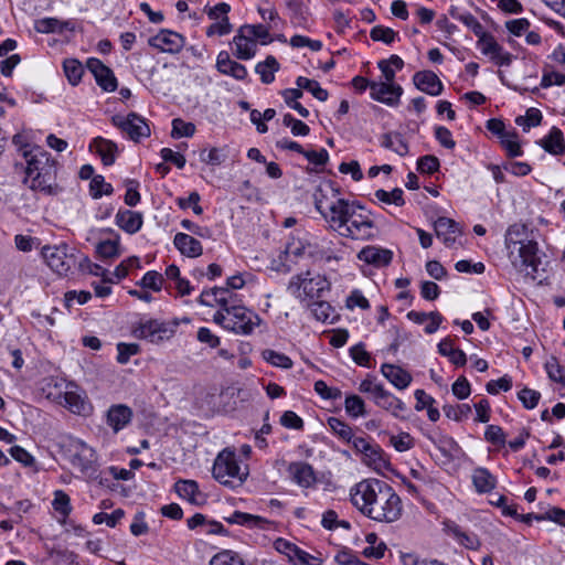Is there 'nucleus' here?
<instances>
[{
  "label": "nucleus",
  "instance_id": "63",
  "mask_svg": "<svg viewBox=\"0 0 565 565\" xmlns=\"http://www.w3.org/2000/svg\"><path fill=\"white\" fill-rule=\"evenodd\" d=\"M163 276L154 270L148 271L141 279V286L145 288L152 289L154 291H159L162 288Z\"/></svg>",
  "mask_w": 565,
  "mask_h": 565
},
{
  "label": "nucleus",
  "instance_id": "30",
  "mask_svg": "<svg viewBox=\"0 0 565 565\" xmlns=\"http://www.w3.org/2000/svg\"><path fill=\"white\" fill-rule=\"evenodd\" d=\"M230 524H238L249 529L264 530L269 524V521L259 515H254L241 511L233 512L230 516L225 518Z\"/></svg>",
  "mask_w": 565,
  "mask_h": 565
},
{
  "label": "nucleus",
  "instance_id": "56",
  "mask_svg": "<svg viewBox=\"0 0 565 565\" xmlns=\"http://www.w3.org/2000/svg\"><path fill=\"white\" fill-rule=\"evenodd\" d=\"M444 413L448 418L459 422L469 416L471 407L468 404L446 405L444 406Z\"/></svg>",
  "mask_w": 565,
  "mask_h": 565
},
{
  "label": "nucleus",
  "instance_id": "36",
  "mask_svg": "<svg viewBox=\"0 0 565 565\" xmlns=\"http://www.w3.org/2000/svg\"><path fill=\"white\" fill-rule=\"evenodd\" d=\"M363 461L374 470H382L387 467L388 461L384 457L383 450L377 446L372 444L370 450H367L363 455Z\"/></svg>",
  "mask_w": 565,
  "mask_h": 565
},
{
  "label": "nucleus",
  "instance_id": "6",
  "mask_svg": "<svg viewBox=\"0 0 565 565\" xmlns=\"http://www.w3.org/2000/svg\"><path fill=\"white\" fill-rule=\"evenodd\" d=\"M75 252L66 244L45 245L41 248V256L54 273L66 276L77 264Z\"/></svg>",
  "mask_w": 565,
  "mask_h": 565
},
{
  "label": "nucleus",
  "instance_id": "10",
  "mask_svg": "<svg viewBox=\"0 0 565 565\" xmlns=\"http://www.w3.org/2000/svg\"><path fill=\"white\" fill-rule=\"evenodd\" d=\"M55 399L74 414L84 415L92 409L85 392L73 382L66 383L65 390Z\"/></svg>",
  "mask_w": 565,
  "mask_h": 565
},
{
  "label": "nucleus",
  "instance_id": "16",
  "mask_svg": "<svg viewBox=\"0 0 565 565\" xmlns=\"http://www.w3.org/2000/svg\"><path fill=\"white\" fill-rule=\"evenodd\" d=\"M291 480L301 488H310L316 481L317 477L311 465L305 461L290 462L287 469Z\"/></svg>",
  "mask_w": 565,
  "mask_h": 565
},
{
  "label": "nucleus",
  "instance_id": "34",
  "mask_svg": "<svg viewBox=\"0 0 565 565\" xmlns=\"http://www.w3.org/2000/svg\"><path fill=\"white\" fill-rule=\"evenodd\" d=\"M381 146L401 157L408 153V145L399 132H387L381 137Z\"/></svg>",
  "mask_w": 565,
  "mask_h": 565
},
{
  "label": "nucleus",
  "instance_id": "14",
  "mask_svg": "<svg viewBox=\"0 0 565 565\" xmlns=\"http://www.w3.org/2000/svg\"><path fill=\"white\" fill-rule=\"evenodd\" d=\"M402 93V87L395 84L372 82L370 85L371 97L388 106L398 105Z\"/></svg>",
  "mask_w": 565,
  "mask_h": 565
},
{
  "label": "nucleus",
  "instance_id": "12",
  "mask_svg": "<svg viewBox=\"0 0 565 565\" xmlns=\"http://www.w3.org/2000/svg\"><path fill=\"white\" fill-rule=\"evenodd\" d=\"M150 46L163 53L178 54L185 44V39L178 32L162 29L148 40Z\"/></svg>",
  "mask_w": 565,
  "mask_h": 565
},
{
  "label": "nucleus",
  "instance_id": "47",
  "mask_svg": "<svg viewBox=\"0 0 565 565\" xmlns=\"http://www.w3.org/2000/svg\"><path fill=\"white\" fill-rule=\"evenodd\" d=\"M361 393L371 394L374 403L380 398L381 394L384 393L385 388L381 383H377L375 379L367 376L359 385Z\"/></svg>",
  "mask_w": 565,
  "mask_h": 565
},
{
  "label": "nucleus",
  "instance_id": "19",
  "mask_svg": "<svg viewBox=\"0 0 565 565\" xmlns=\"http://www.w3.org/2000/svg\"><path fill=\"white\" fill-rule=\"evenodd\" d=\"M436 236L448 247L454 246L457 237L461 235L458 223L448 217H438L434 223Z\"/></svg>",
  "mask_w": 565,
  "mask_h": 565
},
{
  "label": "nucleus",
  "instance_id": "48",
  "mask_svg": "<svg viewBox=\"0 0 565 565\" xmlns=\"http://www.w3.org/2000/svg\"><path fill=\"white\" fill-rule=\"evenodd\" d=\"M310 306V311L312 316L318 320L326 322L332 319L333 309L326 301H313Z\"/></svg>",
  "mask_w": 565,
  "mask_h": 565
},
{
  "label": "nucleus",
  "instance_id": "54",
  "mask_svg": "<svg viewBox=\"0 0 565 565\" xmlns=\"http://www.w3.org/2000/svg\"><path fill=\"white\" fill-rule=\"evenodd\" d=\"M64 72L72 85L78 84L83 75V67L76 60H67L64 62Z\"/></svg>",
  "mask_w": 565,
  "mask_h": 565
},
{
  "label": "nucleus",
  "instance_id": "62",
  "mask_svg": "<svg viewBox=\"0 0 565 565\" xmlns=\"http://www.w3.org/2000/svg\"><path fill=\"white\" fill-rule=\"evenodd\" d=\"M352 360L360 366H369L371 355L363 343H358L350 349Z\"/></svg>",
  "mask_w": 565,
  "mask_h": 565
},
{
  "label": "nucleus",
  "instance_id": "9",
  "mask_svg": "<svg viewBox=\"0 0 565 565\" xmlns=\"http://www.w3.org/2000/svg\"><path fill=\"white\" fill-rule=\"evenodd\" d=\"M231 323H227V330L237 334H250L262 322V319L254 311L241 305L230 307Z\"/></svg>",
  "mask_w": 565,
  "mask_h": 565
},
{
  "label": "nucleus",
  "instance_id": "22",
  "mask_svg": "<svg viewBox=\"0 0 565 565\" xmlns=\"http://www.w3.org/2000/svg\"><path fill=\"white\" fill-rule=\"evenodd\" d=\"M332 241L322 238L320 242H310L308 256L313 262L329 263L331 260H339V256L334 249Z\"/></svg>",
  "mask_w": 565,
  "mask_h": 565
},
{
  "label": "nucleus",
  "instance_id": "3",
  "mask_svg": "<svg viewBox=\"0 0 565 565\" xmlns=\"http://www.w3.org/2000/svg\"><path fill=\"white\" fill-rule=\"evenodd\" d=\"M504 243L513 267L535 279L541 259L537 243L527 238V227L524 224H512L507 230Z\"/></svg>",
  "mask_w": 565,
  "mask_h": 565
},
{
  "label": "nucleus",
  "instance_id": "43",
  "mask_svg": "<svg viewBox=\"0 0 565 565\" xmlns=\"http://www.w3.org/2000/svg\"><path fill=\"white\" fill-rule=\"evenodd\" d=\"M96 253L100 258L110 259L119 256V242L106 239L96 245Z\"/></svg>",
  "mask_w": 565,
  "mask_h": 565
},
{
  "label": "nucleus",
  "instance_id": "53",
  "mask_svg": "<svg viewBox=\"0 0 565 565\" xmlns=\"http://www.w3.org/2000/svg\"><path fill=\"white\" fill-rule=\"evenodd\" d=\"M370 36L373 41H381L385 44H391L394 42L395 38L397 36V33L391 29L383 25H375L371 32Z\"/></svg>",
  "mask_w": 565,
  "mask_h": 565
},
{
  "label": "nucleus",
  "instance_id": "27",
  "mask_svg": "<svg viewBox=\"0 0 565 565\" xmlns=\"http://www.w3.org/2000/svg\"><path fill=\"white\" fill-rule=\"evenodd\" d=\"M537 143L551 154L562 156L565 153L563 132L557 127H553L548 135L540 139Z\"/></svg>",
  "mask_w": 565,
  "mask_h": 565
},
{
  "label": "nucleus",
  "instance_id": "50",
  "mask_svg": "<svg viewBox=\"0 0 565 565\" xmlns=\"http://www.w3.org/2000/svg\"><path fill=\"white\" fill-rule=\"evenodd\" d=\"M66 24L55 18H44L35 22V30L40 33L62 32Z\"/></svg>",
  "mask_w": 565,
  "mask_h": 565
},
{
  "label": "nucleus",
  "instance_id": "13",
  "mask_svg": "<svg viewBox=\"0 0 565 565\" xmlns=\"http://www.w3.org/2000/svg\"><path fill=\"white\" fill-rule=\"evenodd\" d=\"M177 328V323L161 322L158 320L147 321L138 328L137 332L140 338L151 342H159L169 339Z\"/></svg>",
  "mask_w": 565,
  "mask_h": 565
},
{
  "label": "nucleus",
  "instance_id": "45",
  "mask_svg": "<svg viewBox=\"0 0 565 565\" xmlns=\"http://www.w3.org/2000/svg\"><path fill=\"white\" fill-rule=\"evenodd\" d=\"M344 407L347 413L354 418L366 414L364 401L358 395L347 396Z\"/></svg>",
  "mask_w": 565,
  "mask_h": 565
},
{
  "label": "nucleus",
  "instance_id": "2",
  "mask_svg": "<svg viewBox=\"0 0 565 565\" xmlns=\"http://www.w3.org/2000/svg\"><path fill=\"white\" fill-rule=\"evenodd\" d=\"M350 500L360 513L379 523H394L404 511L402 499L394 488L376 478L355 483L350 489Z\"/></svg>",
  "mask_w": 565,
  "mask_h": 565
},
{
  "label": "nucleus",
  "instance_id": "55",
  "mask_svg": "<svg viewBox=\"0 0 565 565\" xmlns=\"http://www.w3.org/2000/svg\"><path fill=\"white\" fill-rule=\"evenodd\" d=\"M194 132L195 126L192 122H185L180 118L173 119L171 132L173 138L191 137Z\"/></svg>",
  "mask_w": 565,
  "mask_h": 565
},
{
  "label": "nucleus",
  "instance_id": "64",
  "mask_svg": "<svg viewBox=\"0 0 565 565\" xmlns=\"http://www.w3.org/2000/svg\"><path fill=\"white\" fill-rule=\"evenodd\" d=\"M417 169L422 173L431 174L439 169V160L435 156H424L420 157L417 161Z\"/></svg>",
  "mask_w": 565,
  "mask_h": 565
},
{
  "label": "nucleus",
  "instance_id": "49",
  "mask_svg": "<svg viewBox=\"0 0 565 565\" xmlns=\"http://www.w3.org/2000/svg\"><path fill=\"white\" fill-rule=\"evenodd\" d=\"M328 425L331 430L343 440L350 441L353 438L352 428L343 420L337 417H330L328 419Z\"/></svg>",
  "mask_w": 565,
  "mask_h": 565
},
{
  "label": "nucleus",
  "instance_id": "61",
  "mask_svg": "<svg viewBox=\"0 0 565 565\" xmlns=\"http://www.w3.org/2000/svg\"><path fill=\"white\" fill-rule=\"evenodd\" d=\"M117 361L120 364H126L130 356L137 354L139 352V345L136 343H124L120 342L117 344Z\"/></svg>",
  "mask_w": 565,
  "mask_h": 565
},
{
  "label": "nucleus",
  "instance_id": "5",
  "mask_svg": "<svg viewBox=\"0 0 565 565\" xmlns=\"http://www.w3.org/2000/svg\"><path fill=\"white\" fill-rule=\"evenodd\" d=\"M248 476L246 467H242L234 451L224 449L213 465V477L222 484L234 488L243 484Z\"/></svg>",
  "mask_w": 565,
  "mask_h": 565
},
{
  "label": "nucleus",
  "instance_id": "51",
  "mask_svg": "<svg viewBox=\"0 0 565 565\" xmlns=\"http://www.w3.org/2000/svg\"><path fill=\"white\" fill-rule=\"evenodd\" d=\"M90 193L94 199H99L102 195H108L113 192V186L110 183L105 182L103 175L93 177L90 184Z\"/></svg>",
  "mask_w": 565,
  "mask_h": 565
},
{
  "label": "nucleus",
  "instance_id": "31",
  "mask_svg": "<svg viewBox=\"0 0 565 565\" xmlns=\"http://www.w3.org/2000/svg\"><path fill=\"white\" fill-rule=\"evenodd\" d=\"M174 489L179 497L193 504H201L203 502V495L199 491L198 483L193 480H179L174 484Z\"/></svg>",
  "mask_w": 565,
  "mask_h": 565
},
{
  "label": "nucleus",
  "instance_id": "17",
  "mask_svg": "<svg viewBox=\"0 0 565 565\" xmlns=\"http://www.w3.org/2000/svg\"><path fill=\"white\" fill-rule=\"evenodd\" d=\"M358 258L365 264L380 268L390 265L393 253L387 248L370 245L359 252Z\"/></svg>",
  "mask_w": 565,
  "mask_h": 565
},
{
  "label": "nucleus",
  "instance_id": "7",
  "mask_svg": "<svg viewBox=\"0 0 565 565\" xmlns=\"http://www.w3.org/2000/svg\"><path fill=\"white\" fill-rule=\"evenodd\" d=\"M62 447L65 450L71 463L84 473L95 470L97 456L95 450L83 440L75 437L64 439Z\"/></svg>",
  "mask_w": 565,
  "mask_h": 565
},
{
  "label": "nucleus",
  "instance_id": "38",
  "mask_svg": "<svg viewBox=\"0 0 565 565\" xmlns=\"http://www.w3.org/2000/svg\"><path fill=\"white\" fill-rule=\"evenodd\" d=\"M243 33L252 38L256 43L260 40L262 44H267L271 40L269 39V28L263 24H246L241 26Z\"/></svg>",
  "mask_w": 565,
  "mask_h": 565
},
{
  "label": "nucleus",
  "instance_id": "58",
  "mask_svg": "<svg viewBox=\"0 0 565 565\" xmlns=\"http://www.w3.org/2000/svg\"><path fill=\"white\" fill-rule=\"evenodd\" d=\"M310 242L292 238L286 246V254L295 258L308 255Z\"/></svg>",
  "mask_w": 565,
  "mask_h": 565
},
{
  "label": "nucleus",
  "instance_id": "28",
  "mask_svg": "<svg viewBox=\"0 0 565 565\" xmlns=\"http://www.w3.org/2000/svg\"><path fill=\"white\" fill-rule=\"evenodd\" d=\"M375 404L379 407L390 412L396 418L406 417L407 407L405 403L386 390L383 394H381Z\"/></svg>",
  "mask_w": 565,
  "mask_h": 565
},
{
  "label": "nucleus",
  "instance_id": "24",
  "mask_svg": "<svg viewBox=\"0 0 565 565\" xmlns=\"http://www.w3.org/2000/svg\"><path fill=\"white\" fill-rule=\"evenodd\" d=\"M132 411L127 405H113L107 412V424L117 433L130 423Z\"/></svg>",
  "mask_w": 565,
  "mask_h": 565
},
{
  "label": "nucleus",
  "instance_id": "23",
  "mask_svg": "<svg viewBox=\"0 0 565 565\" xmlns=\"http://www.w3.org/2000/svg\"><path fill=\"white\" fill-rule=\"evenodd\" d=\"M446 532L450 536H452L460 545L465 546L468 550L477 551L481 546V541L475 533H469L463 531L458 524L455 522L445 523Z\"/></svg>",
  "mask_w": 565,
  "mask_h": 565
},
{
  "label": "nucleus",
  "instance_id": "25",
  "mask_svg": "<svg viewBox=\"0 0 565 565\" xmlns=\"http://www.w3.org/2000/svg\"><path fill=\"white\" fill-rule=\"evenodd\" d=\"M173 244L182 255L190 258L199 257L203 253L202 244L196 238L185 233L175 234Z\"/></svg>",
  "mask_w": 565,
  "mask_h": 565
},
{
  "label": "nucleus",
  "instance_id": "8",
  "mask_svg": "<svg viewBox=\"0 0 565 565\" xmlns=\"http://www.w3.org/2000/svg\"><path fill=\"white\" fill-rule=\"evenodd\" d=\"M308 276L309 273L306 274V277L295 276L288 285V290L300 300L320 298L330 288V282L324 276L316 275L310 278Z\"/></svg>",
  "mask_w": 565,
  "mask_h": 565
},
{
  "label": "nucleus",
  "instance_id": "20",
  "mask_svg": "<svg viewBox=\"0 0 565 565\" xmlns=\"http://www.w3.org/2000/svg\"><path fill=\"white\" fill-rule=\"evenodd\" d=\"M413 82L415 86L431 96H438L443 92V83L431 71H420L414 74Z\"/></svg>",
  "mask_w": 565,
  "mask_h": 565
},
{
  "label": "nucleus",
  "instance_id": "26",
  "mask_svg": "<svg viewBox=\"0 0 565 565\" xmlns=\"http://www.w3.org/2000/svg\"><path fill=\"white\" fill-rule=\"evenodd\" d=\"M234 44V55L238 60L247 61L255 56L257 43L247 34L243 33V30L239 28L237 34L233 39Z\"/></svg>",
  "mask_w": 565,
  "mask_h": 565
},
{
  "label": "nucleus",
  "instance_id": "18",
  "mask_svg": "<svg viewBox=\"0 0 565 565\" xmlns=\"http://www.w3.org/2000/svg\"><path fill=\"white\" fill-rule=\"evenodd\" d=\"M215 67L221 74L231 76L237 81H244L247 77L246 67L232 60L226 51H221L217 54Z\"/></svg>",
  "mask_w": 565,
  "mask_h": 565
},
{
  "label": "nucleus",
  "instance_id": "15",
  "mask_svg": "<svg viewBox=\"0 0 565 565\" xmlns=\"http://www.w3.org/2000/svg\"><path fill=\"white\" fill-rule=\"evenodd\" d=\"M87 67L93 73L97 84L107 92H114L117 88V79L113 71L103 64L98 58H89Z\"/></svg>",
  "mask_w": 565,
  "mask_h": 565
},
{
  "label": "nucleus",
  "instance_id": "35",
  "mask_svg": "<svg viewBox=\"0 0 565 565\" xmlns=\"http://www.w3.org/2000/svg\"><path fill=\"white\" fill-rule=\"evenodd\" d=\"M280 65L275 56L268 55L265 61L259 62L255 66V72L260 76L264 84H270L275 81V73L278 72Z\"/></svg>",
  "mask_w": 565,
  "mask_h": 565
},
{
  "label": "nucleus",
  "instance_id": "39",
  "mask_svg": "<svg viewBox=\"0 0 565 565\" xmlns=\"http://www.w3.org/2000/svg\"><path fill=\"white\" fill-rule=\"evenodd\" d=\"M210 565H245V562L236 552L224 550L211 558Z\"/></svg>",
  "mask_w": 565,
  "mask_h": 565
},
{
  "label": "nucleus",
  "instance_id": "46",
  "mask_svg": "<svg viewBox=\"0 0 565 565\" xmlns=\"http://www.w3.org/2000/svg\"><path fill=\"white\" fill-rule=\"evenodd\" d=\"M500 139L501 145L510 157H519L522 154L518 135L514 131H507Z\"/></svg>",
  "mask_w": 565,
  "mask_h": 565
},
{
  "label": "nucleus",
  "instance_id": "11",
  "mask_svg": "<svg viewBox=\"0 0 565 565\" xmlns=\"http://www.w3.org/2000/svg\"><path fill=\"white\" fill-rule=\"evenodd\" d=\"M111 121L135 141L150 136V128L145 118L136 113H130L126 117L116 115L111 118Z\"/></svg>",
  "mask_w": 565,
  "mask_h": 565
},
{
  "label": "nucleus",
  "instance_id": "42",
  "mask_svg": "<svg viewBox=\"0 0 565 565\" xmlns=\"http://www.w3.org/2000/svg\"><path fill=\"white\" fill-rule=\"evenodd\" d=\"M478 46L484 55H489L492 58L493 55L500 53L501 45L492 35L482 31V34L478 35Z\"/></svg>",
  "mask_w": 565,
  "mask_h": 565
},
{
  "label": "nucleus",
  "instance_id": "29",
  "mask_svg": "<svg viewBox=\"0 0 565 565\" xmlns=\"http://www.w3.org/2000/svg\"><path fill=\"white\" fill-rule=\"evenodd\" d=\"M142 214L139 212L124 210L116 214V224L126 233L135 234L142 226Z\"/></svg>",
  "mask_w": 565,
  "mask_h": 565
},
{
  "label": "nucleus",
  "instance_id": "37",
  "mask_svg": "<svg viewBox=\"0 0 565 565\" xmlns=\"http://www.w3.org/2000/svg\"><path fill=\"white\" fill-rule=\"evenodd\" d=\"M296 85L301 90L307 89L308 92H310L312 96L318 100L324 102L328 99V92L324 88H322L320 84L315 79H309L307 77L299 76L296 79Z\"/></svg>",
  "mask_w": 565,
  "mask_h": 565
},
{
  "label": "nucleus",
  "instance_id": "52",
  "mask_svg": "<svg viewBox=\"0 0 565 565\" xmlns=\"http://www.w3.org/2000/svg\"><path fill=\"white\" fill-rule=\"evenodd\" d=\"M545 369L548 377L557 383H561L565 386V369L559 365L558 361L555 358H551L545 363Z\"/></svg>",
  "mask_w": 565,
  "mask_h": 565
},
{
  "label": "nucleus",
  "instance_id": "44",
  "mask_svg": "<svg viewBox=\"0 0 565 565\" xmlns=\"http://www.w3.org/2000/svg\"><path fill=\"white\" fill-rule=\"evenodd\" d=\"M542 121V114L537 108H529L525 116H519L515 119L518 126H521L523 130H529L532 127H536Z\"/></svg>",
  "mask_w": 565,
  "mask_h": 565
},
{
  "label": "nucleus",
  "instance_id": "32",
  "mask_svg": "<svg viewBox=\"0 0 565 565\" xmlns=\"http://www.w3.org/2000/svg\"><path fill=\"white\" fill-rule=\"evenodd\" d=\"M93 148H95L96 152L102 157V161L105 166H111L115 162V153L117 151L115 142L97 137L90 145V149Z\"/></svg>",
  "mask_w": 565,
  "mask_h": 565
},
{
  "label": "nucleus",
  "instance_id": "4",
  "mask_svg": "<svg viewBox=\"0 0 565 565\" xmlns=\"http://www.w3.org/2000/svg\"><path fill=\"white\" fill-rule=\"evenodd\" d=\"M26 158V182L34 191H40L44 194H54L56 191L55 173L56 167L54 160L50 154L40 149L34 148L24 152Z\"/></svg>",
  "mask_w": 565,
  "mask_h": 565
},
{
  "label": "nucleus",
  "instance_id": "41",
  "mask_svg": "<svg viewBox=\"0 0 565 565\" xmlns=\"http://www.w3.org/2000/svg\"><path fill=\"white\" fill-rule=\"evenodd\" d=\"M262 355L266 362L270 363L274 366L281 369L292 367L291 359L284 353L267 349L263 351Z\"/></svg>",
  "mask_w": 565,
  "mask_h": 565
},
{
  "label": "nucleus",
  "instance_id": "59",
  "mask_svg": "<svg viewBox=\"0 0 565 565\" xmlns=\"http://www.w3.org/2000/svg\"><path fill=\"white\" fill-rule=\"evenodd\" d=\"M294 564L301 565H321V559L317 556H313L306 551L296 546L292 557L290 559Z\"/></svg>",
  "mask_w": 565,
  "mask_h": 565
},
{
  "label": "nucleus",
  "instance_id": "57",
  "mask_svg": "<svg viewBox=\"0 0 565 565\" xmlns=\"http://www.w3.org/2000/svg\"><path fill=\"white\" fill-rule=\"evenodd\" d=\"M124 514L121 509H117L110 514L100 512L94 515L93 521L95 524L105 523L107 526L114 527L124 518Z\"/></svg>",
  "mask_w": 565,
  "mask_h": 565
},
{
  "label": "nucleus",
  "instance_id": "40",
  "mask_svg": "<svg viewBox=\"0 0 565 565\" xmlns=\"http://www.w3.org/2000/svg\"><path fill=\"white\" fill-rule=\"evenodd\" d=\"M374 196L380 202H383L386 204H394L396 206H402L405 203L404 198H403V190L399 188H395L394 190H392L390 192L382 190V189L376 190L374 193Z\"/></svg>",
  "mask_w": 565,
  "mask_h": 565
},
{
  "label": "nucleus",
  "instance_id": "21",
  "mask_svg": "<svg viewBox=\"0 0 565 565\" xmlns=\"http://www.w3.org/2000/svg\"><path fill=\"white\" fill-rule=\"evenodd\" d=\"M381 373L383 376L397 390H405L412 383V375L401 366L384 363L381 366Z\"/></svg>",
  "mask_w": 565,
  "mask_h": 565
},
{
  "label": "nucleus",
  "instance_id": "60",
  "mask_svg": "<svg viewBox=\"0 0 565 565\" xmlns=\"http://www.w3.org/2000/svg\"><path fill=\"white\" fill-rule=\"evenodd\" d=\"M518 397L525 408L532 409L536 407L541 398V394L537 391L524 387L519 392Z\"/></svg>",
  "mask_w": 565,
  "mask_h": 565
},
{
  "label": "nucleus",
  "instance_id": "33",
  "mask_svg": "<svg viewBox=\"0 0 565 565\" xmlns=\"http://www.w3.org/2000/svg\"><path fill=\"white\" fill-rule=\"evenodd\" d=\"M472 482L479 493H487L495 488L497 479L488 469L477 468L472 473Z\"/></svg>",
  "mask_w": 565,
  "mask_h": 565
},
{
  "label": "nucleus",
  "instance_id": "1",
  "mask_svg": "<svg viewBox=\"0 0 565 565\" xmlns=\"http://www.w3.org/2000/svg\"><path fill=\"white\" fill-rule=\"evenodd\" d=\"M315 206L328 227L340 236L354 241H372L376 237V226L371 213L358 201L340 196L331 183L321 185L315 193Z\"/></svg>",
  "mask_w": 565,
  "mask_h": 565
}]
</instances>
